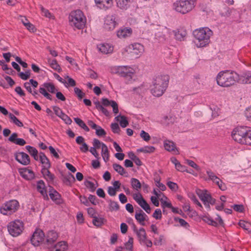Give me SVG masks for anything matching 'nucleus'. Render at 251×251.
<instances>
[{
	"instance_id": "2eb2a0df",
	"label": "nucleus",
	"mask_w": 251,
	"mask_h": 251,
	"mask_svg": "<svg viewBox=\"0 0 251 251\" xmlns=\"http://www.w3.org/2000/svg\"><path fill=\"white\" fill-rule=\"evenodd\" d=\"M124 50L125 51L129 52L133 55H136V57H138L144 52V47L142 44L135 43L126 47Z\"/></svg>"
},
{
	"instance_id": "bf43d9fd",
	"label": "nucleus",
	"mask_w": 251,
	"mask_h": 251,
	"mask_svg": "<svg viewBox=\"0 0 251 251\" xmlns=\"http://www.w3.org/2000/svg\"><path fill=\"white\" fill-rule=\"evenodd\" d=\"M152 217L156 220H160L162 218V212L160 209L157 208L152 214Z\"/></svg>"
},
{
	"instance_id": "603ef678",
	"label": "nucleus",
	"mask_w": 251,
	"mask_h": 251,
	"mask_svg": "<svg viewBox=\"0 0 251 251\" xmlns=\"http://www.w3.org/2000/svg\"><path fill=\"white\" fill-rule=\"evenodd\" d=\"M113 168L116 172L121 175H124L126 173L124 168L120 165L116 163L113 164Z\"/></svg>"
},
{
	"instance_id": "f704fd0d",
	"label": "nucleus",
	"mask_w": 251,
	"mask_h": 251,
	"mask_svg": "<svg viewBox=\"0 0 251 251\" xmlns=\"http://www.w3.org/2000/svg\"><path fill=\"white\" fill-rule=\"evenodd\" d=\"M101 154L104 161L105 162H107L109 159V152L108 148L105 144L102 145Z\"/></svg>"
},
{
	"instance_id": "dca6fc26",
	"label": "nucleus",
	"mask_w": 251,
	"mask_h": 251,
	"mask_svg": "<svg viewBox=\"0 0 251 251\" xmlns=\"http://www.w3.org/2000/svg\"><path fill=\"white\" fill-rule=\"evenodd\" d=\"M44 239L45 235L43 231L37 229L33 233L30 241L33 246H38L44 242Z\"/></svg>"
},
{
	"instance_id": "58836bf2",
	"label": "nucleus",
	"mask_w": 251,
	"mask_h": 251,
	"mask_svg": "<svg viewBox=\"0 0 251 251\" xmlns=\"http://www.w3.org/2000/svg\"><path fill=\"white\" fill-rule=\"evenodd\" d=\"M39 8L41 11V14L42 16L49 18V19H54V16L50 11L45 8L42 5H39Z\"/></svg>"
},
{
	"instance_id": "6e6552de",
	"label": "nucleus",
	"mask_w": 251,
	"mask_h": 251,
	"mask_svg": "<svg viewBox=\"0 0 251 251\" xmlns=\"http://www.w3.org/2000/svg\"><path fill=\"white\" fill-rule=\"evenodd\" d=\"M70 25L77 29L83 28L86 24V19L83 13L80 10L72 11L69 17Z\"/></svg>"
},
{
	"instance_id": "ddd939ff",
	"label": "nucleus",
	"mask_w": 251,
	"mask_h": 251,
	"mask_svg": "<svg viewBox=\"0 0 251 251\" xmlns=\"http://www.w3.org/2000/svg\"><path fill=\"white\" fill-rule=\"evenodd\" d=\"M206 172L208 176V178H205L206 180H211L214 183L216 184L222 191H225L226 189V184L224 183L213 172L210 170H207Z\"/></svg>"
},
{
	"instance_id": "774afa93",
	"label": "nucleus",
	"mask_w": 251,
	"mask_h": 251,
	"mask_svg": "<svg viewBox=\"0 0 251 251\" xmlns=\"http://www.w3.org/2000/svg\"><path fill=\"white\" fill-rule=\"evenodd\" d=\"M111 128L113 132L115 133H118L120 131V128L117 123H112Z\"/></svg>"
},
{
	"instance_id": "c03bdc74",
	"label": "nucleus",
	"mask_w": 251,
	"mask_h": 251,
	"mask_svg": "<svg viewBox=\"0 0 251 251\" xmlns=\"http://www.w3.org/2000/svg\"><path fill=\"white\" fill-rule=\"evenodd\" d=\"M133 239L132 237H129L128 241L124 244V246L123 247V250L126 251H133Z\"/></svg>"
},
{
	"instance_id": "72a5a7b5",
	"label": "nucleus",
	"mask_w": 251,
	"mask_h": 251,
	"mask_svg": "<svg viewBox=\"0 0 251 251\" xmlns=\"http://www.w3.org/2000/svg\"><path fill=\"white\" fill-rule=\"evenodd\" d=\"M148 87L147 85L144 84H142L140 86L136 87H134L132 89L133 93L137 95H141L146 92Z\"/></svg>"
},
{
	"instance_id": "3c124183",
	"label": "nucleus",
	"mask_w": 251,
	"mask_h": 251,
	"mask_svg": "<svg viewBox=\"0 0 251 251\" xmlns=\"http://www.w3.org/2000/svg\"><path fill=\"white\" fill-rule=\"evenodd\" d=\"M174 221L176 222H178L181 226L186 229H188L190 226L189 224L183 219L178 217H175Z\"/></svg>"
},
{
	"instance_id": "4d7b16f0",
	"label": "nucleus",
	"mask_w": 251,
	"mask_h": 251,
	"mask_svg": "<svg viewBox=\"0 0 251 251\" xmlns=\"http://www.w3.org/2000/svg\"><path fill=\"white\" fill-rule=\"evenodd\" d=\"M239 226L245 230H249L251 226V224L243 220H240L239 222Z\"/></svg>"
},
{
	"instance_id": "79ce46f5",
	"label": "nucleus",
	"mask_w": 251,
	"mask_h": 251,
	"mask_svg": "<svg viewBox=\"0 0 251 251\" xmlns=\"http://www.w3.org/2000/svg\"><path fill=\"white\" fill-rule=\"evenodd\" d=\"M202 220L208 225L214 226H218V222L215 221L212 218H211L209 215H204L202 217Z\"/></svg>"
},
{
	"instance_id": "f8f14e48",
	"label": "nucleus",
	"mask_w": 251,
	"mask_h": 251,
	"mask_svg": "<svg viewBox=\"0 0 251 251\" xmlns=\"http://www.w3.org/2000/svg\"><path fill=\"white\" fill-rule=\"evenodd\" d=\"M139 243L141 245L146 246L147 247H151L152 246V242L148 239L146 231L144 228H140L139 229H134Z\"/></svg>"
},
{
	"instance_id": "2f4dec72",
	"label": "nucleus",
	"mask_w": 251,
	"mask_h": 251,
	"mask_svg": "<svg viewBox=\"0 0 251 251\" xmlns=\"http://www.w3.org/2000/svg\"><path fill=\"white\" fill-rule=\"evenodd\" d=\"M49 196L50 199L56 203L60 202V195L56 190L53 189L50 190Z\"/></svg>"
},
{
	"instance_id": "f257e3e1",
	"label": "nucleus",
	"mask_w": 251,
	"mask_h": 251,
	"mask_svg": "<svg viewBox=\"0 0 251 251\" xmlns=\"http://www.w3.org/2000/svg\"><path fill=\"white\" fill-rule=\"evenodd\" d=\"M194 37V43L197 48H202L207 46L210 42V38L213 32L208 27L197 28L193 32Z\"/></svg>"
},
{
	"instance_id": "6e6d98bb",
	"label": "nucleus",
	"mask_w": 251,
	"mask_h": 251,
	"mask_svg": "<svg viewBox=\"0 0 251 251\" xmlns=\"http://www.w3.org/2000/svg\"><path fill=\"white\" fill-rule=\"evenodd\" d=\"M188 197L193 202L196 204L197 205H198L200 207L202 208V205L201 203L199 202L198 200L197 199L196 196L192 193H190L188 194Z\"/></svg>"
},
{
	"instance_id": "c85d7f7f",
	"label": "nucleus",
	"mask_w": 251,
	"mask_h": 251,
	"mask_svg": "<svg viewBox=\"0 0 251 251\" xmlns=\"http://www.w3.org/2000/svg\"><path fill=\"white\" fill-rule=\"evenodd\" d=\"M135 218L142 226H144L145 221L148 220V216L142 210L139 213H136Z\"/></svg>"
},
{
	"instance_id": "1a4fd4ad",
	"label": "nucleus",
	"mask_w": 251,
	"mask_h": 251,
	"mask_svg": "<svg viewBox=\"0 0 251 251\" xmlns=\"http://www.w3.org/2000/svg\"><path fill=\"white\" fill-rule=\"evenodd\" d=\"M19 202L15 200L9 201L0 207V213L4 215H9L15 213L19 207Z\"/></svg>"
},
{
	"instance_id": "4be33fe9",
	"label": "nucleus",
	"mask_w": 251,
	"mask_h": 251,
	"mask_svg": "<svg viewBox=\"0 0 251 251\" xmlns=\"http://www.w3.org/2000/svg\"><path fill=\"white\" fill-rule=\"evenodd\" d=\"M164 147L166 150L172 151L175 154H179V151L176 147L175 144L170 140H165L164 141Z\"/></svg>"
},
{
	"instance_id": "8fccbe9b",
	"label": "nucleus",
	"mask_w": 251,
	"mask_h": 251,
	"mask_svg": "<svg viewBox=\"0 0 251 251\" xmlns=\"http://www.w3.org/2000/svg\"><path fill=\"white\" fill-rule=\"evenodd\" d=\"M8 115L11 122L13 123L19 127H22L23 126V123L13 114L9 113Z\"/></svg>"
},
{
	"instance_id": "5701e85b",
	"label": "nucleus",
	"mask_w": 251,
	"mask_h": 251,
	"mask_svg": "<svg viewBox=\"0 0 251 251\" xmlns=\"http://www.w3.org/2000/svg\"><path fill=\"white\" fill-rule=\"evenodd\" d=\"M132 33V30L130 27L121 28L117 31V35L120 38H126L130 37Z\"/></svg>"
},
{
	"instance_id": "338daca9",
	"label": "nucleus",
	"mask_w": 251,
	"mask_h": 251,
	"mask_svg": "<svg viewBox=\"0 0 251 251\" xmlns=\"http://www.w3.org/2000/svg\"><path fill=\"white\" fill-rule=\"evenodd\" d=\"M52 109L55 114L58 117H60L64 113L62 110L58 106H54L52 107Z\"/></svg>"
},
{
	"instance_id": "c9c22d12",
	"label": "nucleus",
	"mask_w": 251,
	"mask_h": 251,
	"mask_svg": "<svg viewBox=\"0 0 251 251\" xmlns=\"http://www.w3.org/2000/svg\"><path fill=\"white\" fill-rule=\"evenodd\" d=\"M67 249L68 245L65 241L59 242L54 246V251H66Z\"/></svg>"
},
{
	"instance_id": "0eeeda50",
	"label": "nucleus",
	"mask_w": 251,
	"mask_h": 251,
	"mask_svg": "<svg viewBox=\"0 0 251 251\" xmlns=\"http://www.w3.org/2000/svg\"><path fill=\"white\" fill-rule=\"evenodd\" d=\"M162 33V36L160 35L159 32L156 33L155 35V37L156 38H158L160 42L168 39L173 35L174 36L175 38L177 40H184L187 34L186 31L185 30H172L166 27L163 28Z\"/></svg>"
},
{
	"instance_id": "9d476101",
	"label": "nucleus",
	"mask_w": 251,
	"mask_h": 251,
	"mask_svg": "<svg viewBox=\"0 0 251 251\" xmlns=\"http://www.w3.org/2000/svg\"><path fill=\"white\" fill-rule=\"evenodd\" d=\"M24 228L23 223L19 220L12 221L7 225L8 231L9 234L13 237L20 235L22 233Z\"/></svg>"
},
{
	"instance_id": "4468645a",
	"label": "nucleus",
	"mask_w": 251,
	"mask_h": 251,
	"mask_svg": "<svg viewBox=\"0 0 251 251\" xmlns=\"http://www.w3.org/2000/svg\"><path fill=\"white\" fill-rule=\"evenodd\" d=\"M47 90L50 93H54L56 91V88L54 85L50 82L44 83L39 88V92L47 99L51 100V96L47 92Z\"/></svg>"
},
{
	"instance_id": "a19ab883",
	"label": "nucleus",
	"mask_w": 251,
	"mask_h": 251,
	"mask_svg": "<svg viewBox=\"0 0 251 251\" xmlns=\"http://www.w3.org/2000/svg\"><path fill=\"white\" fill-rule=\"evenodd\" d=\"M25 148L35 160H38L39 155L38 154V151L35 148L30 146H26Z\"/></svg>"
},
{
	"instance_id": "6ab92c4d",
	"label": "nucleus",
	"mask_w": 251,
	"mask_h": 251,
	"mask_svg": "<svg viewBox=\"0 0 251 251\" xmlns=\"http://www.w3.org/2000/svg\"><path fill=\"white\" fill-rule=\"evenodd\" d=\"M98 50L102 53L111 54L114 50V46L110 43H103L97 45Z\"/></svg>"
},
{
	"instance_id": "b1692460",
	"label": "nucleus",
	"mask_w": 251,
	"mask_h": 251,
	"mask_svg": "<svg viewBox=\"0 0 251 251\" xmlns=\"http://www.w3.org/2000/svg\"><path fill=\"white\" fill-rule=\"evenodd\" d=\"M21 176L26 180H31L34 177L33 172L27 168H23L19 171Z\"/></svg>"
},
{
	"instance_id": "7ed1b4c3",
	"label": "nucleus",
	"mask_w": 251,
	"mask_h": 251,
	"mask_svg": "<svg viewBox=\"0 0 251 251\" xmlns=\"http://www.w3.org/2000/svg\"><path fill=\"white\" fill-rule=\"evenodd\" d=\"M232 139L236 142L251 146V127L238 126L233 129L231 133Z\"/></svg>"
},
{
	"instance_id": "412c9836",
	"label": "nucleus",
	"mask_w": 251,
	"mask_h": 251,
	"mask_svg": "<svg viewBox=\"0 0 251 251\" xmlns=\"http://www.w3.org/2000/svg\"><path fill=\"white\" fill-rule=\"evenodd\" d=\"M121 183L118 180L114 181L112 182V186H108L107 188V193L110 196L113 197L116 196L117 192L119 191Z\"/></svg>"
},
{
	"instance_id": "f03ea898",
	"label": "nucleus",
	"mask_w": 251,
	"mask_h": 251,
	"mask_svg": "<svg viewBox=\"0 0 251 251\" xmlns=\"http://www.w3.org/2000/svg\"><path fill=\"white\" fill-rule=\"evenodd\" d=\"M169 81V76L166 75H160L153 78L151 86V92L153 96H161L166 91Z\"/></svg>"
},
{
	"instance_id": "393cba45",
	"label": "nucleus",
	"mask_w": 251,
	"mask_h": 251,
	"mask_svg": "<svg viewBox=\"0 0 251 251\" xmlns=\"http://www.w3.org/2000/svg\"><path fill=\"white\" fill-rule=\"evenodd\" d=\"M117 6L122 10H126L130 7L131 0H115Z\"/></svg>"
},
{
	"instance_id": "09e8293b",
	"label": "nucleus",
	"mask_w": 251,
	"mask_h": 251,
	"mask_svg": "<svg viewBox=\"0 0 251 251\" xmlns=\"http://www.w3.org/2000/svg\"><path fill=\"white\" fill-rule=\"evenodd\" d=\"M175 119L174 117L170 115L165 116L162 118L161 123L165 125H169V124L173 123Z\"/></svg>"
},
{
	"instance_id": "e433bc0d",
	"label": "nucleus",
	"mask_w": 251,
	"mask_h": 251,
	"mask_svg": "<svg viewBox=\"0 0 251 251\" xmlns=\"http://www.w3.org/2000/svg\"><path fill=\"white\" fill-rule=\"evenodd\" d=\"M115 120L119 122L120 126L123 128L126 127L128 125L126 118L124 116L119 115L115 118Z\"/></svg>"
},
{
	"instance_id": "a18cd8bd",
	"label": "nucleus",
	"mask_w": 251,
	"mask_h": 251,
	"mask_svg": "<svg viewBox=\"0 0 251 251\" xmlns=\"http://www.w3.org/2000/svg\"><path fill=\"white\" fill-rule=\"evenodd\" d=\"M108 202V207L110 211H118L119 209V205L117 202L112 200H109Z\"/></svg>"
},
{
	"instance_id": "a878e982",
	"label": "nucleus",
	"mask_w": 251,
	"mask_h": 251,
	"mask_svg": "<svg viewBox=\"0 0 251 251\" xmlns=\"http://www.w3.org/2000/svg\"><path fill=\"white\" fill-rule=\"evenodd\" d=\"M42 164V169L50 168V163L49 159L46 156V155L42 152H40L39 154V159Z\"/></svg>"
},
{
	"instance_id": "4c0bfd02",
	"label": "nucleus",
	"mask_w": 251,
	"mask_h": 251,
	"mask_svg": "<svg viewBox=\"0 0 251 251\" xmlns=\"http://www.w3.org/2000/svg\"><path fill=\"white\" fill-rule=\"evenodd\" d=\"M48 62L50 67L52 69L57 71L58 72H60L61 71V68L55 59H51L49 58L48 59Z\"/></svg>"
},
{
	"instance_id": "0e129e2a",
	"label": "nucleus",
	"mask_w": 251,
	"mask_h": 251,
	"mask_svg": "<svg viewBox=\"0 0 251 251\" xmlns=\"http://www.w3.org/2000/svg\"><path fill=\"white\" fill-rule=\"evenodd\" d=\"M167 186L172 191H176L178 189L177 184L172 181H168L167 183Z\"/></svg>"
},
{
	"instance_id": "423d86ee",
	"label": "nucleus",
	"mask_w": 251,
	"mask_h": 251,
	"mask_svg": "<svg viewBox=\"0 0 251 251\" xmlns=\"http://www.w3.org/2000/svg\"><path fill=\"white\" fill-rule=\"evenodd\" d=\"M138 70L135 66H115L110 69L111 73L131 79Z\"/></svg>"
},
{
	"instance_id": "aec40b11",
	"label": "nucleus",
	"mask_w": 251,
	"mask_h": 251,
	"mask_svg": "<svg viewBox=\"0 0 251 251\" xmlns=\"http://www.w3.org/2000/svg\"><path fill=\"white\" fill-rule=\"evenodd\" d=\"M15 158L21 164L26 165L30 162L29 156L24 152H18L15 154Z\"/></svg>"
},
{
	"instance_id": "864d4df0",
	"label": "nucleus",
	"mask_w": 251,
	"mask_h": 251,
	"mask_svg": "<svg viewBox=\"0 0 251 251\" xmlns=\"http://www.w3.org/2000/svg\"><path fill=\"white\" fill-rule=\"evenodd\" d=\"M161 207L163 208H165L166 207L170 208L172 207V203L171 201L168 200L167 197V200L161 199Z\"/></svg>"
},
{
	"instance_id": "49530a36",
	"label": "nucleus",
	"mask_w": 251,
	"mask_h": 251,
	"mask_svg": "<svg viewBox=\"0 0 251 251\" xmlns=\"http://www.w3.org/2000/svg\"><path fill=\"white\" fill-rule=\"evenodd\" d=\"M131 185L133 189L138 191L141 188V184L139 180L136 178H132L131 179Z\"/></svg>"
},
{
	"instance_id": "7c9ffc66",
	"label": "nucleus",
	"mask_w": 251,
	"mask_h": 251,
	"mask_svg": "<svg viewBox=\"0 0 251 251\" xmlns=\"http://www.w3.org/2000/svg\"><path fill=\"white\" fill-rule=\"evenodd\" d=\"M50 168L42 169L41 172L44 177L49 182H52L54 178V176L49 170Z\"/></svg>"
},
{
	"instance_id": "a211bd4d",
	"label": "nucleus",
	"mask_w": 251,
	"mask_h": 251,
	"mask_svg": "<svg viewBox=\"0 0 251 251\" xmlns=\"http://www.w3.org/2000/svg\"><path fill=\"white\" fill-rule=\"evenodd\" d=\"M117 24L116 18L113 15H108L104 18L103 27L107 30H113Z\"/></svg>"
},
{
	"instance_id": "052dcab7",
	"label": "nucleus",
	"mask_w": 251,
	"mask_h": 251,
	"mask_svg": "<svg viewBox=\"0 0 251 251\" xmlns=\"http://www.w3.org/2000/svg\"><path fill=\"white\" fill-rule=\"evenodd\" d=\"M96 134L98 136H103L106 135V132L100 126H98L95 129Z\"/></svg>"
},
{
	"instance_id": "9b49d317",
	"label": "nucleus",
	"mask_w": 251,
	"mask_h": 251,
	"mask_svg": "<svg viewBox=\"0 0 251 251\" xmlns=\"http://www.w3.org/2000/svg\"><path fill=\"white\" fill-rule=\"evenodd\" d=\"M196 192L206 208L210 209V204L213 205L215 203V199L211 197V194L207 190L198 189L196 190Z\"/></svg>"
},
{
	"instance_id": "de8ad7c7",
	"label": "nucleus",
	"mask_w": 251,
	"mask_h": 251,
	"mask_svg": "<svg viewBox=\"0 0 251 251\" xmlns=\"http://www.w3.org/2000/svg\"><path fill=\"white\" fill-rule=\"evenodd\" d=\"M138 151L144 153H152L155 151V148L151 146H145L138 149Z\"/></svg>"
},
{
	"instance_id": "37998d69",
	"label": "nucleus",
	"mask_w": 251,
	"mask_h": 251,
	"mask_svg": "<svg viewBox=\"0 0 251 251\" xmlns=\"http://www.w3.org/2000/svg\"><path fill=\"white\" fill-rule=\"evenodd\" d=\"M64 77L67 79V80H64V82H63V84L66 87H74L75 85L76 82L75 80L70 77L69 75H65Z\"/></svg>"
},
{
	"instance_id": "e2e57ef3",
	"label": "nucleus",
	"mask_w": 251,
	"mask_h": 251,
	"mask_svg": "<svg viewBox=\"0 0 251 251\" xmlns=\"http://www.w3.org/2000/svg\"><path fill=\"white\" fill-rule=\"evenodd\" d=\"M103 144H104L103 143L100 141L98 139H94L93 141V147H95V149H98L100 148V147L102 148Z\"/></svg>"
},
{
	"instance_id": "f3484780",
	"label": "nucleus",
	"mask_w": 251,
	"mask_h": 251,
	"mask_svg": "<svg viewBox=\"0 0 251 251\" xmlns=\"http://www.w3.org/2000/svg\"><path fill=\"white\" fill-rule=\"evenodd\" d=\"M133 199L147 213L150 214L151 209L149 204L140 193H135L133 195Z\"/></svg>"
},
{
	"instance_id": "bb28decb",
	"label": "nucleus",
	"mask_w": 251,
	"mask_h": 251,
	"mask_svg": "<svg viewBox=\"0 0 251 251\" xmlns=\"http://www.w3.org/2000/svg\"><path fill=\"white\" fill-rule=\"evenodd\" d=\"M97 6L100 9H107L113 4L112 0H95Z\"/></svg>"
},
{
	"instance_id": "13d9d810",
	"label": "nucleus",
	"mask_w": 251,
	"mask_h": 251,
	"mask_svg": "<svg viewBox=\"0 0 251 251\" xmlns=\"http://www.w3.org/2000/svg\"><path fill=\"white\" fill-rule=\"evenodd\" d=\"M140 135V137L146 142H148L151 139V136L149 134L144 130H141Z\"/></svg>"
},
{
	"instance_id": "39448f33",
	"label": "nucleus",
	"mask_w": 251,
	"mask_h": 251,
	"mask_svg": "<svg viewBox=\"0 0 251 251\" xmlns=\"http://www.w3.org/2000/svg\"><path fill=\"white\" fill-rule=\"evenodd\" d=\"M197 4V0H176L172 5L176 12L184 15L192 11Z\"/></svg>"
},
{
	"instance_id": "20e7f679",
	"label": "nucleus",
	"mask_w": 251,
	"mask_h": 251,
	"mask_svg": "<svg viewBox=\"0 0 251 251\" xmlns=\"http://www.w3.org/2000/svg\"><path fill=\"white\" fill-rule=\"evenodd\" d=\"M239 75L234 72L229 71H221L216 77L218 85L220 86L227 87L234 85L238 82Z\"/></svg>"
},
{
	"instance_id": "cd10ccee",
	"label": "nucleus",
	"mask_w": 251,
	"mask_h": 251,
	"mask_svg": "<svg viewBox=\"0 0 251 251\" xmlns=\"http://www.w3.org/2000/svg\"><path fill=\"white\" fill-rule=\"evenodd\" d=\"M238 82L242 83H251V72L248 71L243 73L241 75H239Z\"/></svg>"
},
{
	"instance_id": "5fc2aeb1",
	"label": "nucleus",
	"mask_w": 251,
	"mask_h": 251,
	"mask_svg": "<svg viewBox=\"0 0 251 251\" xmlns=\"http://www.w3.org/2000/svg\"><path fill=\"white\" fill-rule=\"evenodd\" d=\"M153 194L156 196L158 199L161 201V199L167 200V197L165 195L155 189H154L152 192Z\"/></svg>"
},
{
	"instance_id": "473e14b6",
	"label": "nucleus",
	"mask_w": 251,
	"mask_h": 251,
	"mask_svg": "<svg viewBox=\"0 0 251 251\" xmlns=\"http://www.w3.org/2000/svg\"><path fill=\"white\" fill-rule=\"evenodd\" d=\"M57 238V234L56 232L53 231H50L48 233L46 241L48 244H51L53 243Z\"/></svg>"
},
{
	"instance_id": "ea45409f",
	"label": "nucleus",
	"mask_w": 251,
	"mask_h": 251,
	"mask_svg": "<svg viewBox=\"0 0 251 251\" xmlns=\"http://www.w3.org/2000/svg\"><path fill=\"white\" fill-rule=\"evenodd\" d=\"M106 222V220L101 216L94 217L93 219V224L96 226H100L104 224Z\"/></svg>"
},
{
	"instance_id": "c756f323",
	"label": "nucleus",
	"mask_w": 251,
	"mask_h": 251,
	"mask_svg": "<svg viewBox=\"0 0 251 251\" xmlns=\"http://www.w3.org/2000/svg\"><path fill=\"white\" fill-rule=\"evenodd\" d=\"M37 190L41 193V194L44 197H47V190L45 187V184L43 180H39L37 181L36 184Z\"/></svg>"
},
{
	"instance_id": "69168bd1",
	"label": "nucleus",
	"mask_w": 251,
	"mask_h": 251,
	"mask_svg": "<svg viewBox=\"0 0 251 251\" xmlns=\"http://www.w3.org/2000/svg\"><path fill=\"white\" fill-rule=\"evenodd\" d=\"M64 122L68 125H70L72 123V120L71 118L65 114L64 113L60 117Z\"/></svg>"
},
{
	"instance_id": "680f3d73",
	"label": "nucleus",
	"mask_w": 251,
	"mask_h": 251,
	"mask_svg": "<svg viewBox=\"0 0 251 251\" xmlns=\"http://www.w3.org/2000/svg\"><path fill=\"white\" fill-rule=\"evenodd\" d=\"M164 241V237L162 235H160L159 236L158 238H155L154 243L155 245L159 246L162 244L163 242Z\"/></svg>"
}]
</instances>
